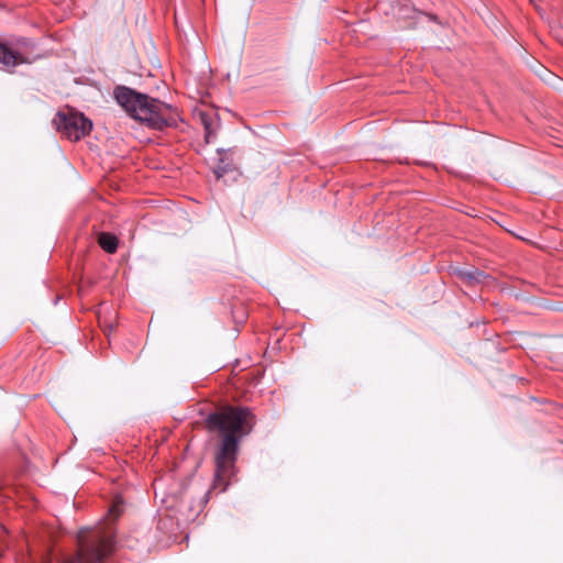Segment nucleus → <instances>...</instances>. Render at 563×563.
I'll list each match as a JSON object with an SVG mask.
<instances>
[{"instance_id": "nucleus-4", "label": "nucleus", "mask_w": 563, "mask_h": 563, "mask_svg": "<svg viewBox=\"0 0 563 563\" xmlns=\"http://www.w3.org/2000/svg\"><path fill=\"white\" fill-rule=\"evenodd\" d=\"M34 43L26 37L0 40V64L5 68H14L33 62Z\"/></svg>"}, {"instance_id": "nucleus-5", "label": "nucleus", "mask_w": 563, "mask_h": 563, "mask_svg": "<svg viewBox=\"0 0 563 563\" xmlns=\"http://www.w3.org/2000/svg\"><path fill=\"white\" fill-rule=\"evenodd\" d=\"M57 130L71 141H78L87 135L92 123L82 113L68 110L58 112L54 119Z\"/></svg>"}, {"instance_id": "nucleus-1", "label": "nucleus", "mask_w": 563, "mask_h": 563, "mask_svg": "<svg viewBox=\"0 0 563 563\" xmlns=\"http://www.w3.org/2000/svg\"><path fill=\"white\" fill-rule=\"evenodd\" d=\"M254 426V416L249 408L225 406L210 413L206 427L221 438L216 454V473L213 487L224 492L234 475V463L239 442L249 434Z\"/></svg>"}, {"instance_id": "nucleus-6", "label": "nucleus", "mask_w": 563, "mask_h": 563, "mask_svg": "<svg viewBox=\"0 0 563 563\" xmlns=\"http://www.w3.org/2000/svg\"><path fill=\"white\" fill-rule=\"evenodd\" d=\"M98 243L107 253L113 254L118 249V238L114 234L102 232L99 234Z\"/></svg>"}, {"instance_id": "nucleus-3", "label": "nucleus", "mask_w": 563, "mask_h": 563, "mask_svg": "<svg viewBox=\"0 0 563 563\" xmlns=\"http://www.w3.org/2000/svg\"><path fill=\"white\" fill-rule=\"evenodd\" d=\"M114 98L130 117L145 123L148 128L163 130L167 126H176L179 121L176 108L129 87H117Z\"/></svg>"}, {"instance_id": "nucleus-8", "label": "nucleus", "mask_w": 563, "mask_h": 563, "mask_svg": "<svg viewBox=\"0 0 563 563\" xmlns=\"http://www.w3.org/2000/svg\"><path fill=\"white\" fill-rule=\"evenodd\" d=\"M466 275H467V277H468L470 279H474V280L479 282V276H482L483 274H482L481 272H477V271H476V272H474V273H467Z\"/></svg>"}, {"instance_id": "nucleus-7", "label": "nucleus", "mask_w": 563, "mask_h": 563, "mask_svg": "<svg viewBox=\"0 0 563 563\" xmlns=\"http://www.w3.org/2000/svg\"><path fill=\"white\" fill-rule=\"evenodd\" d=\"M205 139L207 143L211 142V139L214 136V132L211 130V124L205 121Z\"/></svg>"}, {"instance_id": "nucleus-9", "label": "nucleus", "mask_w": 563, "mask_h": 563, "mask_svg": "<svg viewBox=\"0 0 563 563\" xmlns=\"http://www.w3.org/2000/svg\"><path fill=\"white\" fill-rule=\"evenodd\" d=\"M209 494V492L205 495V498H207V495ZM205 504L208 503V499H205L203 501Z\"/></svg>"}, {"instance_id": "nucleus-2", "label": "nucleus", "mask_w": 563, "mask_h": 563, "mask_svg": "<svg viewBox=\"0 0 563 563\" xmlns=\"http://www.w3.org/2000/svg\"><path fill=\"white\" fill-rule=\"evenodd\" d=\"M123 499L115 496L108 510L106 522L95 528H82L78 532V550L63 563H100L114 545L113 521L123 512Z\"/></svg>"}]
</instances>
